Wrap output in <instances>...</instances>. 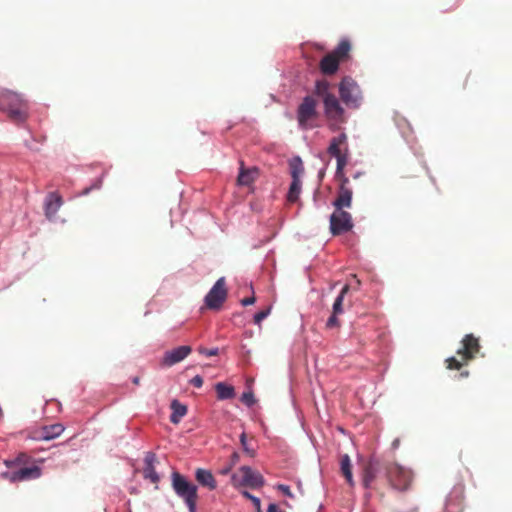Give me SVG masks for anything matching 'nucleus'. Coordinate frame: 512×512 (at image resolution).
<instances>
[{
	"instance_id": "nucleus-1",
	"label": "nucleus",
	"mask_w": 512,
	"mask_h": 512,
	"mask_svg": "<svg viewBox=\"0 0 512 512\" xmlns=\"http://www.w3.org/2000/svg\"><path fill=\"white\" fill-rule=\"evenodd\" d=\"M0 110L16 123H23L28 118V102L18 93L4 90L0 92Z\"/></svg>"
},
{
	"instance_id": "nucleus-2",
	"label": "nucleus",
	"mask_w": 512,
	"mask_h": 512,
	"mask_svg": "<svg viewBox=\"0 0 512 512\" xmlns=\"http://www.w3.org/2000/svg\"><path fill=\"white\" fill-rule=\"evenodd\" d=\"M480 351L479 339L473 334H467L461 341V347L456 354L459 358L449 357L445 360L446 368L449 370H460L473 360Z\"/></svg>"
},
{
	"instance_id": "nucleus-3",
	"label": "nucleus",
	"mask_w": 512,
	"mask_h": 512,
	"mask_svg": "<svg viewBox=\"0 0 512 512\" xmlns=\"http://www.w3.org/2000/svg\"><path fill=\"white\" fill-rule=\"evenodd\" d=\"M350 51V41L347 39L341 40L334 50L321 59L319 63L321 73L326 76L334 75L339 69V64L349 59Z\"/></svg>"
},
{
	"instance_id": "nucleus-4",
	"label": "nucleus",
	"mask_w": 512,
	"mask_h": 512,
	"mask_svg": "<svg viewBox=\"0 0 512 512\" xmlns=\"http://www.w3.org/2000/svg\"><path fill=\"white\" fill-rule=\"evenodd\" d=\"M172 487L180 498L186 503L189 512H196L198 494L197 486L189 482L178 472L172 473Z\"/></svg>"
},
{
	"instance_id": "nucleus-5",
	"label": "nucleus",
	"mask_w": 512,
	"mask_h": 512,
	"mask_svg": "<svg viewBox=\"0 0 512 512\" xmlns=\"http://www.w3.org/2000/svg\"><path fill=\"white\" fill-rule=\"evenodd\" d=\"M317 100L312 96H305L297 108L296 118L301 129L307 130L314 127L313 121L318 117Z\"/></svg>"
},
{
	"instance_id": "nucleus-6",
	"label": "nucleus",
	"mask_w": 512,
	"mask_h": 512,
	"mask_svg": "<svg viewBox=\"0 0 512 512\" xmlns=\"http://www.w3.org/2000/svg\"><path fill=\"white\" fill-rule=\"evenodd\" d=\"M339 94L341 100L349 108H358L362 102V92L357 82L349 77H344L339 84Z\"/></svg>"
},
{
	"instance_id": "nucleus-7",
	"label": "nucleus",
	"mask_w": 512,
	"mask_h": 512,
	"mask_svg": "<svg viewBox=\"0 0 512 512\" xmlns=\"http://www.w3.org/2000/svg\"><path fill=\"white\" fill-rule=\"evenodd\" d=\"M388 462L383 461L377 457H371L368 461L363 464L362 468V484L368 489L372 487V484L376 479L384 472L387 476V468H389Z\"/></svg>"
},
{
	"instance_id": "nucleus-8",
	"label": "nucleus",
	"mask_w": 512,
	"mask_h": 512,
	"mask_svg": "<svg viewBox=\"0 0 512 512\" xmlns=\"http://www.w3.org/2000/svg\"><path fill=\"white\" fill-rule=\"evenodd\" d=\"M231 483L234 487L248 486L251 488H260L265 481L263 476L251 469L249 466H242L239 470L232 474Z\"/></svg>"
},
{
	"instance_id": "nucleus-9",
	"label": "nucleus",
	"mask_w": 512,
	"mask_h": 512,
	"mask_svg": "<svg viewBox=\"0 0 512 512\" xmlns=\"http://www.w3.org/2000/svg\"><path fill=\"white\" fill-rule=\"evenodd\" d=\"M387 479L394 489L406 491L412 483L413 475L410 470L396 463H390L387 468Z\"/></svg>"
},
{
	"instance_id": "nucleus-10",
	"label": "nucleus",
	"mask_w": 512,
	"mask_h": 512,
	"mask_svg": "<svg viewBox=\"0 0 512 512\" xmlns=\"http://www.w3.org/2000/svg\"><path fill=\"white\" fill-rule=\"evenodd\" d=\"M324 112L332 131L339 130V124L345 121V112L335 95L327 96L323 101Z\"/></svg>"
},
{
	"instance_id": "nucleus-11",
	"label": "nucleus",
	"mask_w": 512,
	"mask_h": 512,
	"mask_svg": "<svg viewBox=\"0 0 512 512\" xmlns=\"http://www.w3.org/2000/svg\"><path fill=\"white\" fill-rule=\"evenodd\" d=\"M225 278H219L205 296L206 307L211 310H219L227 298Z\"/></svg>"
},
{
	"instance_id": "nucleus-12",
	"label": "nucleus",
	"mask_w": 512,
	"mask_h": 512,
	"mask_svg": "<svg viewBox=\"0 0 512 512\" xmlns=\"http://www.w3.org/2000/svg\"><path fill=\"white\" fill-rule=\"evenodd\" d=\"M352 215L343 209H334L330 216V232L336 236L349 232L353 228Z\"/></svg>"
},
{
	"instance_id": "nucleus-13",
	"label": "nucleus",
	"mask_w": 512,
	"mask_h": 512,
	"mask_svg": "<svg viewBox=\"0 0 512 512\" xmlns=\"http://www.w3.org/2000/svg\"><path fill=\"white\" fill-rule=\"evenodd\" d=\"M340 186L337 192V197L333 202L334 209H345L350 208L352 206V196L353 191L348 186L349 179L347 177H343V180L340 181Z\"/></svg>"
},
{
	"instance_id": "nucleus-14",
	"label": "nucleus",
	"mask_w": 512,
	"mask_h": 512,
	"mask_svg": "<svg viewBox=\"0 0 512 512\" xmlns=\"http://www.w3.org/2000/svg\"><path fill=\"white\" fill-rule=\"evenodd\" d=\"M192 351L191 346L183 345L164 353L161 364L165 367H171L184 360Z\"/></svg>"
},
{
	"instance_id": "nucleus-15",
	"label": "nucleus",
	"mask_w": 512,
	"mask_h": 512,
	"mask_svg": "<svg viewBox=\"0 0 512 512\" xmlns=\"http://www.w3.org/2000/svg\"><path fill=\"white\" fill-rule=\"evenodd\" d=\"M65 428L62 424L56 423L52 425L42 426L33 432L32 438L38 441H50L59 437Z\"/></svg>"
},
{
	"instance_id": "nucleus-16",
	"label": "nucleus",
	"mask_w": 512,
	"mask_h": 512,
	"mask_svg": "<svg viewBox=\"0 0 512 512\" xmlns=\"http://www.w3.org/2000/svg\"><path fill=\"white\" fill-rule=\"evenodd\" d=\"M41 476V469L37 465H33L31 467H21L16 471H13L9 474V479L11 482H20L31 479H37Z\"/></svg>"
},
{
	"instance_id": "nucleus-17",
	"label": "nucleus",
	"mask_w": 512,
	"mask_h": 512,
	"mask_svg": "<svg viewBox=\"0 0 512 512\" xmlns=\"http://www.w3.org/2000/svg\"><path fill=\"white\" fill-rule=\"evenodd\" d=\"M327 152L332 157L340 156L341 154L348 152L347 135L345 133H341L340 135L333 137L330 141Z\"/></svg>"
},
{
	"instance_id": "nucleus-18",
	"label": "nucleus",
	"mask_w": 512,
	"mask_h": 512,
	"mask_svg": "<svg viewBox=\"0 0 512 512\" xmlns=\"http://www.w3.org/2000/svg\"><path fill=\"white\" fill-rule=\"evenodd\" d=\"M240 171L237 177V182L240 186H250L259 176V170L256 167L246 169L244 163H240Z\"/></svg>"
},
{
	"instance_id": "nucleus-19",
	"label": "nucleus",
	"mask_w": 512,
	"mask_h": 512,
	"mask_svg": "<svg viewBox=\"0 0 512 512\" xmlns=\"http://www.w3.org/2000/svg\"><path fill=\"white\" fill-rule=\"evenodd\" d=\"M145 467L143 469V476L145 479L150 480L152 483H158L160 478L157 474L154 463L156 462V455L152 452H148L144 459Z\"/></svg>"
},
{
	"instance_id": "nucleus-20",
	"label": "nucleus",
	"mask_w": 512,
	"mask_h": 512,
	"mask_svg": "<svg viewBox=\"0 0 512 512\" xmlns=\"http://www.w3.org/2000/svg\"><path fill=\"white\" fill-rule=\"evenodd\" d=\"M62 205V198L57 193H50L45 202V215L48 219L53 218Z\"/></svg>"
},
{
	"instance_id": "nucleus-21",
	"label": "nucleus",
	"mask_w": 512,
	"mask_h": 512,
	"mask_svg": "<svg viewBox=\"0 0 512 512\" xmlns=\"http://www.w3.org/2000/svg\"><path fill=\"white\" fill-rule=\"evenodd\" d=\"M195 478L200 485L207 487L209 490H214L217 487V482L209 470L198 468L195 472Z\"/></svg>"
},
{
	"instance_id": "nucleus-22",
	"label": "nucleus",
	"mask_w": 512,
	"mask_h": 512,
	"mask_svg": "<svg viewBox=\"0 0 512 512\" xmlns=\"http://www.w3.org/2000/svg\"><path fill=\"white\" fill-rule=\"evenodd\" d=\"M172 414L170 421L174 424H178L180 420L187 414V407L181 404L178 400L171 402Z\"/></svg>"
},
{
	"instance_id": "nucleus-23",
	"label": "nucleus",
	"mask_w": 512,
	"mask_h": 512,
	"mask_svg": "<svg viewBox=\"0 0 512 512\" xmlns=\"http://www.w3.org/2000/svg\"><path fill=\"white\" fill-rule=\"evenodd\" d=\"M215 390H216V393H217V398L219 400L232 399L235 396L234 387L231 386V385H227L224 382H218L215 385Z\"/></svg>"
},
{
	"instance_id": "nucleus-24",
	"label": "nucleus",
	"mask_w": 512,
	"mask_h": 512,
	"mask_svg": "<svg viewBox=\"0 0 512 512\" xmlns=\"http://www.w3.org/2000/svg\"><path fill=\"white\" fill-rule=\"evenodd\" d=\"M340 465H341V472H342L343 476L345 477L347 483L350 486H353L354 480H353V475H352V465H351L350 457L347 454H345L341 457Z\"/></svg>"
},
{
	"instance_id": "nucleus-25",
	"label": "nucleus",
	"mask_w": 512,
	"mask_h": 512,
	"mask_svg": "<svg viewBox=\"0 0 512 512\" xmlns=\"http://www.w3.org/2000/svg\"><path fill=\"white\" fill-rule=\"evenodd\" d=\"M292 180H301L304 173L303 163L300 157H294L289 162Z\"/></svg>"
},
{
	"instance_id": "nucleus-26",
	"label": "nucleus",
	"mask_w": 512,
	"mask_h": 512,
	"mask_svg": "<svg viewBox=\"0 0 512 512\" xmlns=\"http://www.w3.org/2000/svg\"><path fill=\"white\" fill-rule=\"evenodd\" d=\"M330 84L326 80H317L315 83L314 94L318 97H321L322 100L327 98V96H332L333 94L329 91Z\"/></svg>"
},
{
	"instance_id": "nucleus-27",
	"label": "nucleus",
	"mask_w": 512,
	"mask_h": 512,
	"mask_svg": "<svg viewBox=\"0 0 512 512\" xmlns=\"http://www.w3.org/2000/svg\"><path fill=\"white\" fill-rule=\"evenodd\" d=\"M301 186V180H292L287 194V201L289 203H295L298 201L299 195L301 193Z\"/></svg>"
},
{
	"instance_id": "nucleus-28",
	"label": "nucleus",
	"mask_w": 512,
	"mask_h": 512,
	"mask_svg": "<svg viewBox=\"0 0 512 512\" xmlns=\"http://www.w3.org/2000/svg\"><path fill=\"white\" fill-rule=\"evenodd\" d=\"M349 289H350L349 284L344 285L340 294L337 296V298L334 301L332 313H334V314H342L343 313V300H344L345 295L348 293Z\"/></svg>"
},
{
	"instance_id": "nucleus-29",
	"label": "nucleus",
	"mask_w": 512,
	"mask_h": 512,
	"mask_svg": "<svg viewBox=\"0 0 512 512\" xmlns=\"http://www.w3.org/2000/svg\"><path fill=\"white\" fill-rule=\"evenodd\" d=\"M335 158L337 160L336 178L342 181L343 177H346L344 174V168L348 163V152H345L340 156H336Z\"/></svg>"
},
{
	"instance_id": "nucleus-30",
	"label": "nucleus",
	"mask_w": 512,
	"mask_h": 512,
	"mask_svg": "<svg viewBox=\"0 0 512 512\" xmlns=\"http://www.w3.org/2000/svg\"><path fill=\"white\" fill-rule=\"evenodd\" d=\"M242 495L243 497H245L246 499H249L250 502L253 503L255 509L260 512L261 511V501L258 497L252 495L251 493H249L248 491H242Z\"/></svg>"
},
{
	"instance_id": "nucleus-31",
	"label": "nucleus",
	"mask_w": 512,
	"mask_h": 512,
	"mask_svg": "<svg viewBox=\"0 0 512 512\" xmlns=\"http://www.w3.org/2000/svg\"><path fill=\"white\" fill-rule=\"evenodd\" d=\"M271 308L268 307L265 310L259 311L254 315V323L260 325L261 322L270 314Z\"/></svg>"
},
{
	"instance_id": "nucleus-32",
	"label": "nucleus",
	"mask_w": 512,
	"mask_h": 512,
	"mask_svg": "<svg viewBox=\"0 0 512 512\" xmlns=\"http://www.w3.org/2000/svg\"><path fill=\"white\" fill-rule=\"evenodd\" d=\"M241 401L248 407L253 406L256 402L254 394L251 391L244 392L241 396Z\"/></svg>"
},
{
	"instance_id": "nucleus-33",
	"label": "nucleus",
	"mask_w": 512,
	"mask_h": 512,
	"mask_svg": "<svg viewBox=\"0 0 512 512\" xmlns=\"http://www.w3.org/2000/svg\"><path fill=\"white\" fill-rule=\"evenodd\" d=\"M240 442L242 444V447H243L244 451L247 452L250 456H253L254 455V450L249 448V446L247 444V439H246V434L245 433L241 434Z\"/></svg>"
},
{
	"instance_id": "nucleus-34",
	"label": "nucleus",
	"mask_w": 512,
	"mask_h": 512,
	"mask_svg": "<svg viewBox=\"0 0 512 512\" xmlns=\"http://www.w3.org/2000/svg\"><path fill=\"white\" fill-rule=\"evenodd\" d=\"M338 315L339 314L332 313V315L328 318V320L326 322V327L327 328H334V327H338L339 326V321L337 319Z\"/></svg>"
},
{
	"instance_id": "nucleus-35",
	"label": "nucleus",
	"mask_w": 512,
	"mask_h": 512,
	"mask_svg": "<svg viewBox=\"0 0 512 512\" xmlns=\"http://www.w3.org/2000/svg\"><path fill=\"white\" fill-rule=\"evenodd\" d=\"M199 353L203 354V355H206V356H216L218 354V348H213V349H207V348H204V347H200L198 349Z\"/></svg>"
},
{
	"instance_id": "nucleus-36",
	"label": "nucleus",
	"mask_w": 512,
	"mask_h": 512,
	"mask_svg": "<svg viewBox=\"0 0 512 512\" xmlns=\"http://www.w3.org/2000/svg\"><path fill=\"white\" fill-rule=\"evenodd\" d=\"M277 489H278L279 491H281L284 495H286V496H288V497H290V498H293V497H294L293 493H292V492H291V490H290V487H289V486H287V485L279 484V485H277Z\"/></svg>"
},
{
	"instance_id": "nucleus-37",
	"label": "nucleus",
	"mask_w": 512,
	"mask_h": 512,
	"mask_svg": "<svg viewBox=\"0 0 512 512\" xmlns=\"http://www.w3.org/2000/svg\"><path fill=\"white\" fill-rule=\"evenodd\" d=\"M190 384L196 388H201L203 385V378L200 375H196L190 380Z\"/></svg>"
},
{
	"instance_id": "nucleus-38",
	"label": "nucleus",
	"mask_w": 512,
	"mask_h": 512,
	"mask_svg": "<svg viewBox=\"0 0 512 512\" xmlns=\"http://www.w3.org/2000/svg\"><path fill=\"white\" fill-rule=\"evenodd\" d=\"M256 301V298L254 296H251V297H247V298H244L241 300V304L243 306H248V305H252L254 304Z\"/></svg>"
},
{
	"instance_id": "nucleus-39",
	"label": "nucleus",
	"mask_w": 512,
	"mask_h": 512,
	"mask_svg": "<svg viewBox=\"0 0 512 512\" xmlns=\"http://www.w3.org/2000/svg\"><path fill=\"white\" fill-rule=\"evenodd\" d=\"M239 460V454L234 452L231 456L232 466L235 465Z\"/></svg>"
},
{
	"instance_id": "nucleus-40",
	"label": "nucleus",
	"mask_w": 512,
	"mask_h": 512,
	"mask_svg": "<svg viewBox=\"0 0 512 512\" xmlns=\"http://www.w3.org/2000/svg\"><path fill=\"white\" fill-rule=\"evenodd\" d=\"M469 376V371L468 370H464L460 373L459 377L460 378H466Z\"/></svg>"
},
{
	"instance_id": "nucleus-41",
	"label": "nucleus",
	"mask_w": 512,
	"mask_h": 512,
	"mask_svg": "<svg viewBox=\"0 0 512 512\" xmlns=\"http://www.w3.org/2000/svg\"><path fill=\"white\" fill-rule=\"evenodd\" d=\"M232 468V465L221 470L222 474H228Z\"/></svg>"
},
{
	"instance_id": "nucleus-42",
	"label": "nucleus",
	"mask_w": 512,
	"mask_h": 512,
	"mask_svg": "<svg viewBox=\"0 0 512 512\" xmlns=\"http://www.w3.org/2000/svg\"><path fill=\"white\" fill-rule=\"evenodd\" d=\"M132 383L135 384V385H139L140 383V378L138 376H135L133 379H132Z\"/></svg>"
},
{
	"instance_id": "nucleus-43",
	"label": "nucleus",
	"mask_w": 512,
	"mask_h": 512,
	"mask_svg": "<svg viewBox=\"0 0 512 512\" xmlns=\"http://www.w3.org/2000/svg\"><path fill=\"white\" fill-rule=\"evenodd\" d=\"M352 278L356 281L357 286L360 285V280L357 278L355 274L352 275Z\"/></svg>"
},
{
	"instance_id": "nucleus-44",
	"label": "nucleus",
	"mask_w": 512,
	"mask_h": 512,
	"mask_svg": "<svg viewBox=\"0 0 512 512\" xmlns=\"http://www.w3.org/2000/svg\"><path fill=\"white\" fill-rule=\"evenodd\" d=\"M25 457V455H21L18 457V461H22V459Z\"/></svg>"
}]
</instances>
